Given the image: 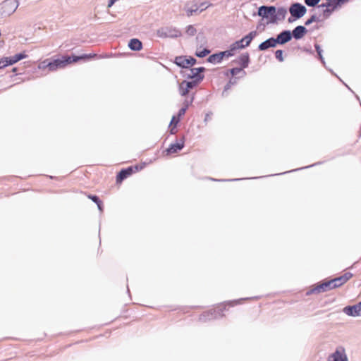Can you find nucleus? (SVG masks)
Listing matches in <instances>:
<instances>
[{"mask_svg":"<svg viewBox=\"0 0 361 361\" xmlns=\"http://www.w3.org/2000/svg\"><path fill=\"white\" fill-rule=\"evenodd\" d=\"M307 33V30L304 26L299 25L297 26L293 30V36L295 39H301L304 37V35Z\"/></svg>","mask_w":361,"mask_h":361,"instance_id":"412c9836","label":"nucleus"},{"mask_svg":"<svg viewBox=\"0 0 361 361\" xmlns=\"http://www.w3.org/2000/svg\"><path fill=\"white\" fill-rule=\"evenodd\" d=\"M353 276V274L350 272H346L343 275L336 277L328 281H325L320 284L317 285L312 288L307 294L310 293H320L324 291H327L334 288L341 287L345 284L348 280Z\"/></svg>","mask_w":361,"mask_h":361,"instance_id":"f257e3e1","label":"nucleus"},{"mask_svg":"<svg viewBox=\"0 0 361 361\" xmlns=\"http://www.w3.org/2000/svg\"><path fill=\"white\" fill-rule=\"evenodd\" d=\"M228 304L221 303L214 307L212 309L202 313L200 319L205 322L207 319H216L218 316L223 317V312L227 310Z\"/></svg>","mask_w":361,"mask_h":361,"instance_id":"20e7f679","label":"nucleus"},{"mask_svg":"<svg viewBox=\"0 0 361 361\" xmlns=\"http://www.w3.org/2000/svg\"><path fill=\"white\" fill-rule=\"evenodd\" d=\"M97 207H98L100 211H102L103 209H102V201L100 202V203H97Z\"/></svg>","mask_w":361,"mask_h":361,"instance_id":"f704fd0d","label":"nucleus"},{"mask_svg":"<svg viewBox=\"0 0 361 361\" xmlns=\"http://www.w3.org/2000/svg\"><path fill=\"white\" fill-rule=\"evenodd\" d=\"M257 35L256 31L250 32L247 35L245 36L240 40L235 42L231 45V52L233 50L243 49L247 47L251 43L253 38Z\"/></svg>","mask_w":361,"mask_h":361,"instance_id":"423d86ee","label":"nucleus"},{"mask_svg":"<svg viewBox=\"0 0 361 361\" xmlns=\"http://www.w3.org/2000/svg\"><path fill=\"white\" fill-rule=\"evenodd\" d=\"M344 312L350 316H361V302L355 305L345 307Z\"/></svg>","mask_w":361,"mask_h":361,"instance_id":"2eb2a0df","label":"nucleus"},{"mask_svg":"<svg viewBox=\"0 0 361 361\" xmlns=\"http://www.w3.org/2000/svg\"><path fill=\"white\" fill-rule=\"evenodd\" d=\"M18 1H1L0 3V15L10 16L18 8Z\"/></svg>","mask_w":361,"mask_h":361,"instance_id":"0eeeda50","label":"nucleus"},{"mask_svg":"<svg viewBox=\"0 0 361 361\" xmlns=\"http://www.w3.org/2000/svg\"><path fill=\"white\" fill-rule=\"evenodd\" d=\"M24 58H25V55L23 54H18L11 57L3 58L0 59V69L4 68L9 65H12Z\"/></svg>","mask_w":361,"mask_h":361,"instance_id":"9b49d317","label":"nucleus"},{"mask_svg":"<svg viewBox=\"0 0 361 361\" xmlns=\"http://www.w3.org/2000/svg\"><path fill=\"white\" fill-rule=\"evenodd\" d=\"M185 146V137L183 136L180 138L176 140L174 143L170 145V146L164 151V154L166 156L176 154L181 150Z\"/></svg>","mask_w":361,"mask_h":361,"instance_id":"6e6552de","label":"nucleus"},{"mask_svg":"<svg viewBox=\"0 0 361 361\" xmlns=\"http://www.w3.org/2000/svg\"><path fill=\"white\" fill-rule=\"evenodd\" d=\"M283 52L282 50H277L275 52V56L279 61H283Z\"/></svg>","mask_w":361,"mask_h":361,"instance_id":"c85d7f7f","label":"nucleus"},{"mask_svg":"<svg viewBox=\"0 0 361 361\" xmlns=\"http://www.w3.org/2000/svg\"><path fill=\"white\" fill-rule=\"evenodd\" d=\"M233 54L231 52V51H224V52H221L219 54H213V55H211L209 58H208V61L211 63H219L222 61L224 56H232Z\"/></svg>","mask_w":361,"mask_h":361,"instance_id":"dca6fc26","label":"nucleus"},{"mask_svg":"<svg viewBox=\"0 0 361 361\" xmlns=\"http://www.w3.org/2000/svg\"><path fill=\"white\" fill-rule=\"evenodd\" d=\"M310 6H315L319 1H305Z\"/></svg>","mask_w":361,"mask_h":361,"instance_id":"473e14b6","label":"nucleus"},{"mask_svg":"<svg viewBox=\"0 0 361 361\" xmlns=\"http://www.w3.org/2000/svg\"><path fill=\"white\" fill-rule=\"evenodd\" d=\"M211 118L210 114H207L205 116L204 121L207 122L208 120Z\"/></svg>","mask_w":361,"mask_h":361,"instance_id":"c9c22d12","label":"nucleus"},{"mask_svg":"<svg viewBox=\"0 0 361 361\" xmlns=\"http://www.w3.org/2000/svg\"><path fill=\"white\" fill-rule=\"evenodd\" d=\"M180 118H179L178 116H173L172 117L170 125H169L170 133L171 134L176 133V132H177L176 126H177L178 123L180 122Z\"/></svg>","mask_w":361,"mask_h":361,"instance_id":"5701e85b","label":"nucleus"},{"mask_svg":"<svg viewBox=\"0 0 361 361\" xmlns=\"http://www.w3.org/2000/svg\"><path fill=\"white\" fill-rule=\"evenodd\" d=\"M114 3V1H110L109 4H108V7H111Z\"/></svg>","mask_w":361,"mask_h":361,"instance_id":"e433bc0d","label":"nucleus"},{"mask_svg":"<svg viewBox=\"0 0 361 361\" xmlns=\"http://www.w3.org/2000/svg\"><path fill=\"white\" fill-rule=\"evenodd\" d=\"M228 72L231 73V75L234 76L241 72H243V68H233L231 70H229L227 73H226V75H228Z\"/></svg>","mask_w":361,"mask_h":361,"instance_id":"a878e982","label":"nucleus"},{"mask_svg":"<svg viewBox=\"0 0 361 361\" xmlns=\"http://www.w3.org/2000/svg\"><path fill=\"white\" fill-rule=\"evenodd\" d=\"M341 1H327L326 4H322L318 5L316 8V12L319 16H322L323 18H327L334 11L336 7V4H338ZM342 3L343 1H341Z\"/></svg>","mask_w":361,"mask_h":361,"instance_id":"39448f33","label":"nucleus"},{"mask_svg":"<svg viewBox=\"0 0 361 361\" xmlns=\"http://www.w3.org/2000/svg\"><path fill=\"white\" fill-rule=\"evenodd\" d=\"M314 20H315V18H314V16H312L310 19L307 20V22L305 23V25H309Z\"/></svg>","mask_w":361,"mask_h":361,"instance_id":"72a5a7b5","label":"nucleus"},{"mask_svg":"<svg viewBox=\"0 0 361 361\" xmlns=\"http://www.w3.org/2000/svg\"><path fill=\"white\" fill-rule=\"evenodd\" d=\"M209 51L207 49H204L202 51H197L196 52V56H198V57H204L206 56L207 54H209Z\"/></svg>","mask_w":361,"mask_h":361,"instance_id":"cd10ccee","label":"nucleus"},{"mask_svg":"<svg viewBox=\"0 0 361 361\" xmlns=\"http://www.w3.org/2000/svg\"><path fill=\"white\" fill-rule=\"evenodd\" d=\"M314 47H315V49H316V51H317V54H318L319 56V59H320L321 60H322V59H323V58H322V49H321L320 46H319V44H316L314 45Z\"/></svg>","mask_w":361,"mask_h":361,"instance_id":"7c9ffc66","label":"nucleus"},{"mask_svg":"<svg viewBox=\"0 0 361 361\" xmlns=\"http://www.w3.org/2000/svg\"><path fill=\"white\" fill-rule=\"evenodd\" d=\"M305 12L306 8L300 4H294L290 8V14L296 18H300L303 16Z\"/></svg>","mask_w":361,"mask_h":361,"instance_id":"ddd939ff","label":"nucleus"},{"mask_svg":"<svg viewBox=\"0 0 361 361\" xmlns=\"http://www.w3.org/2000/svg\"><path fill=\"white\" fill-rule=\"evenodd\" d=\"M158 34L159 36L161 37L173 38L180 37L181 35V32L175 27H167L158 30Z\"/></svg>","mask_w":361,"mask_h":361,"instance_id":"9d476101","label":"nucleus"},{"mask_svg":"<svg viewBox=\"0 0 361 361\" xmlns=\"http://www.w3.org/2000/svg\"><path fill=\"white\" fill-rule=\"evenodd\" d=\"M195 85L194 82L183 81L180 84V93L182 96H185L188 94L190 89L193 88Z\"/></svg>","mask_w":361,"mask_h":361,"instance_id":"a211bd4d","label":"nucleus"},{"mask_svg":"<svg viewBox=\"0 0 361 361\" xmlns=\"http://www.w3.org/2000/svg\"><path fill=\"white\" fill-rule=\"evenodd\" d=\"M128 47L131 50L140 51L142 48V44L137 39H132L129 42Z\"/></svg>","mask_w":361,"mask_h":361,"instance_id":"4be33fe9","label":"nucleus"},{"mask_svg":"<svg viewBox=\"0 0 361 361\" xmlns=\"http://www.w3.org/2000/svg\"><path fill=\"white\" fill-rule=\"evenodd\" d=\"M292 38V35L290 31L286 30L281 32L276 39V44H283L289 42Z\"/></svg>","mask_w":361,"mask_h":361,"instance_id":"f3484780","label":"nucleus"},{"mask_svg":"<svg viewBox=\"0 0 361 361\" xmlns=\"http://www.w3.org/2000/svg\"><path fill=\"white\" fill-rule=\"evenodd\" d=\"M275 8L273 6L267 7V6H261L259 8L258 13L260 16L262 17H268L269 15H272L275 13Z\"/></svg>","mask_w":361,"mask_h":361,"instance_id":"aec40b11","label":"nucleus"},{"mask_svg":"<svg viewBox=\"0 0 361 361\" xmlns=\"http://www.w3.org/2000/svg\"><path fill=\"white\" fill-rule=\"evenodd\" d=\"M276 45H277V44H276V39L271 37V38L267 39L266 41L262 42L259 45L258 48L260 51H264L269 48L275 47H276Z\"/></svg>","mask_w":361,"mask_h":361,"instance_id":"6ab92c4d","label":"nucleus"},{"mask_svg":"<svg viewBox=\"0 0 361 361\" xmlns=\"http://www.w3.org/2000/svg\"><path fill=\"white\" fill-rule=\"evenodd\" d=\"M145 166V163H141L122 169L116 176V183L121 184L123 180L130 176L132 174L142 170Z\"/></svg>","mask_w":361,"mask_h":361,"instance_id":"7ed1b4c3","label":"nucleus"},{"mask_svg":"<svg viewBox=\"0 0 361 361\" xmlns=\"http://www.w3.org/2000/svg\"><path fill=\"white\" fill-rule=\"evenodd\" d=\"M329 361H348L344 349L338 348L336 352L329 357Z\"/></svg>","mask_w":361,"mask_h":361,"instance_id":"4468645a","label":"nucleus"},{"mask_svg":"<svg viewBox=\"0 0 361 361\" xmlns=\"http://www.w3.org/2000/svg\"><path fill=\"white\" fill-rule=\"evenodd\" d=\"M88 198L92 200L96 204L100 203V202H101V200L99 199V197L96 195H88Z\"/></svg>","mask_w":361,"mask_h":361,"instance_id":"2f4dec72","label":"nucleus"},{"mask_svg":"<svg viewBox=\"0 0 361 361\" xmlns=\"http://www.w3.org/2000/svg\"><path fill=\"white\" fill-rule=\"evenodd\" d=\"M186 33L188 35L192 36L196 33V29L192 25H189L186 28Z\"/></svg>","mask_w":361,"mask_h":361,"instance_id":"bb28decb","label":"nucleus"},{"mask_svg":"<svg viewBox=\"0 0 361 361\" xmlns=\"http://www.w3.org/2000/svg\"><path fill=\"white\" fill-rule=\"evenodd\" d=\"M96 56V54H83L80 56H73V58L68 56H63L61 59H58L53 61L52 62H49L47 66L50 71H54L58 68H63L72 63L78 62L79 60L90 59L95 58Z\"/></svg>","mask_w":361,"mask_h":361,"instance_id":"f03ea898","label":"nucleus"},{"mask_svg":"<svg viewBox=\"0 0 361 361\" xmlns=\"http://www.w3.org/2000/svg\"><path fill=\"white\" fill-rule=\"evenodd\" d=\"M195 61L196 60L192 57L187 58L186 56H178L175 59L176 64L183 68L191 67L195 64Z\"/></svg>","mask_w":361,"mask_h":361,"instance_id":"f8f14e48","label":"nucleus"},{"mask_svg":"<svg viewBox=\"0 0 361 361\" xmlns=\"http://www.w3.org/2000/svg\"><path fill=\"white\" fill-rule=\"evenodd\" d=\"M209 5L207 4L205 2H202L197 5V4H188L185 6V10L188 16H192L193 14H197L202 11L205 10Z\"/></svg>","mask_w":361,"mask_h":361,"instance_id":"1a4fd4ad","label":"nucleus"},{"mask_svg":"<svg viewBox=\"0 0 361 361\" xmlns=\"http://www.w3.org/2000/svg\"><path fill=\"white\" fill-rule=\"evenodd\" d=\"M204 69V68L191 69L192 76V77L197 76L199 73L203 71Z\"/></svg>","mask_w":361,"mask_h":361,"instance_id":"c756f323","label":"nucleus"},{"mask_svg":"<svg viewBox=\"0 0 361 361\" xmlns=\"http://www.w3.org/2000/svg\"><path fill=\"white\" fill-rule=\"evenodd\" d=\"M191 102L192 101H190V102L188 101H185L184 102L183 106L179 110V112L176 116L181 118V117L185 115L186 110L188 109Z\"/></svg>","mask_w":361,"mask_h":361,"instance_id":"393cba45","label":"nucleus"},{"mask_svg":"<svg viewBox=\"0 0 361 361\" xmlns=\"http://www.w3.org/2000/svg\"><path fill=\"white\" fill-rule=\"evenodd\" d=\"M249 60L250 58L248 54H243L240 56L238 63L241 65V68H245L248 66Z\"/></svg>","mask_w":361,"mask_h":361,"instance_id":"b1692460","label":"nucleus"}]
</instances>
